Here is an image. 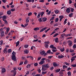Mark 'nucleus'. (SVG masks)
<instances>
[{
	"label": "nucleus",
	"instance_id": "obj_12",
	"mask_svg": "<svg viewBox=\"0 0 76 76\" xmlns=\"http://www.w3.org/2000/svg\"><path fill=\"white\" fill-rule=\"evenodd\" d=\"M2 19L3 20H6V19H7V17L6 16H4L2 17Z\"/></svg>",
	"mask_w": 76,
	"mask_h": 76
},
{
	"label": "nucleus",
	"instance_id": "obj_43",
	"mask_svg": "<svg viewBox=\"0 0 76 76\" xmlns=\"http://www.w3.org/2000/svg\"><path fill=\"white\" fill-rule=\"evenodd\" d=\"M26 22L27 23H29V19L27 18L26 20Z\"/></svg>",
	"mask_w": 76,
	"mask_h": 76
},
{
	"label": "nucleus",
	"instance_id": "obj_11",
	"mask_svg": "<svg viewBox=\"0 0 76 76\" xmlns=\"http://www.w3.org/2000/svg\"><path fill=\"white\" fill-rule=\"evenodd\" d=\"M68 42L69 45H72V41L69 40Z\"/></svg>",
	"mask_w": 76,
	"mask_h": 76
},
{
	"label": "nucleus",
	"instance_id": "obj_15",
	"mask_svg": "<svg viewBox=\"0 0 76 76\" xmlns=\"http://www.w3.org/2000/svg\"><path fill=\"white\" fill-rule=\"evenodd\" d=\"M27 1L28 2L34 3V0H27Z\"/></svg>",
	"mask_w": 76,
	"mask_h": 76
},
{
	"label": "nucleus",
	"instance_id": "obj_6",
	"mask_svg": "<svg viewBox=\"0 0 76 76\" xmlns=\"http://www.w3.org/2000/svg\"><path fill=\"white\" fill-rule=\"evenodd\" d=\"M45 53V52L44 50H43L40 52V54L42 56H43V55H44Z\"/></svg>",
	"mask_w": 76,
	"mask_h": 76
},
{
	"label": "nucleus",
	"instance_id": "obj_26",
	"mask_svg": "<svg viewBox=\"0 0 76 76\" xmlns=\"http://www.w3.org/2000/svg\"><path fill=\"white\" fill-rule=\"evenodd\" d=\"M73 13H71V14L69 15V17H72V16H73Z\"/></svg>",
	"mask_w": 76,
	"mask_h": 76
},
{
	"label": "nucleus",
	"instance_id": "obj_4",
	"mask_svg": "<svg viewBox=\"0 0 76 76\" xmlns=\"http://www.w3.org/2000/svg\"><path fill=\"white\" fill-rule=\"evenodd\" d=\"M53 65L54 66V67H57V66H58H58L59 65L58 64H57V63L56 62H54L53 63Z\"/></svg>",
	"mask_w": 76,
	"mask_h": 76
},
{
	"label": "nucleus",
	"instance_id": "obj_7",
	"mask_svg": "<svg viewBox=\"0 0 76 76\" xmlns=\"http://www.w3.org/2000/svg\"><path fill=\"white\" fill-rule=\"evenodd\" d=\"M64 57V56L63 55H59L58 56V58H63Z\"/></svg>",
	"mask_w": 76,
	"mask_h": 76
},
{
	"label": "nucleus",
	"instance_id": "obj_19",
	"mask_svg": "<svg viewBox=\"0 0 76 76\" xmlns=\"http://www.w3.org/2000/svg\"><path fill=\"white\" fill-rule=\"evenodd\" d=\"M4 53H7V48H5L4 50Z\"/></svg>",
	"mask_w": 76,
	"mask_h": 76
},
{
	"label": "nucleus",
	"instance_id": "obj_52",
	"mask_svg": "<svg viewBox=\"0 0 76 76\" xmlns=\"http://www.w3.org/2000/svg\"><path fill=\"white\" fill-rule=\"evenodd\" d=\"M71 66H72V67H76V65L75 64L74 65H72Z\"/></svg>",
	"mask_w": 76,
	"mask_h": 76
},
{
	"label": "nucleus",
	"instance_id": "obj_37",
	"mask_svg": "<svg viewBox=\"0 0 76 76\" xmlns=\"http://www.w3.org/2000/svg\"><path fill=\"white\" fill-rule=\"evenodd\" d=\"M64 48H63V49H61L60 51L61 52H63L64 51Z\"/></svg>",
	"mask_w": 76,
	"mask_h": 76
},
{
	"label": "nucleus",
	"instance_id": "obj_41",
	"mask_svg": "<svg viewBox=\"0 0 76 76\" xmlns=\"http://www.w3.org/2000/svg\"><path fill=\"white\" fill-rule=\"evenodd\" d=\"M2 1H3V3H6L7 2V0H1Z\"/></svg>",
	"mask_w": 76,
	"mask_h": 76
},
{
	"label": "nucleus",
	"instance_id": "obj_48",
	"mask_svg": "<svg viewBox=\"0 0 76 76\" xmlns=\"http://www.w3.org/2000/svg\"><path fill=\"white\" fill-rule=\"evenodd\" d=\"M73 48L75 49V48H76V45L75 44L73 46Z\"/></svg>",
	"mask_w": 76,
	"mask_h": 76
},
{
	"label": "nucleus",
	"instance_id": "obj_13",
	"mask_svg": "<svg viewBox=\"0 0 76 76\" xmlns=\"http://www.w3.org/2000/svg\"><path fill=\"white\" fill-rule=\"evenodd\" d=\"M45 47L46 48H48V42H45Z\"/></svg>",
	"mask_w": 76,
	"mask_h": 76
},
{
	"label": "nucleus",
	"instance_id": "obj_35",
	"mask_svg": "<svg viewBox=\"0 0 76 76\" xmlns=\"http://www.w3.org/2000/svg\"><path fill=\"white\" fill-rule=\"evenodd\" d=\"M67 73L68 76H71V72H70V71L69 72H68Z\"/></svg>",
	"mask_w": 76,
	"mask_h": 76
},
{
	"label": "nucleus",
	"instance_id": "obj_3",
	"mask_svg": "<svg viewBox=\"0 0 76 76\" xmlns=\"http://www.w3.org/2000/svg\"><path fill=\"white\" fill-rule=\"evenodd\" d=\"M47 70V68L45 67V65L42 66V70L43 71H45Z\"/></svg>",
	"mask_w": 76,
	"mask_h": 76
},
{
	"label": "nucleus",
	"instance_id": "obj_34",
	"mask_svg": "<svg viewBox=\"0 0 76 76\" xmlns=\"http://www.w3.org/2000/svg\"><path fill=\"white\" fill-rule=\"evenodd\" d=\"M10 30V28L9 27H8L7 28V33H8L9 31V30Z\"/></svg>",
	"mask_w": 76,
	"mask_h": 76
},
{
	"label": "nucleus",
	"instance_id": "obj_24",
	"mask_svg": "<svg viewBox=\"0 0 76 76\" xmlns=\"http://www.w3.org/2000/svg\"><path fill=\"white\" fill-rule=\"evenodd\" d=\"M48 54H53V53L52 52H51V50H49L48 51Z\"/></svg>",
	"mask_w": 76,
	"mask_h": 76
},
{
	"label": "nucleus",
	"instance_id": "obj_1",
	"mask_svg": "<svg viewBox=\"0 0 76 76\" xmlns=\"http://www.w3.org/2000/svg\"><path fill=\"white\" fill-rule=\"evenodd\" d=\"M12 60L14 61H16V53L15 52L13 51L12 53Z\"/></svg>",
	"mask_w": 76,
	"mask_h": 76
},
{
	"label": "nucleus",
	"instance_id": "obj_39",
	"mask_svg": "<svg viewBox=\"0 0 76 76\" xmlns=\"http://www.w3.org/2000/svg\"><path fill=\"white\" fill-rule=\"evenodd\" d=\"M64 63L65 64H66V66H69V65H70V64L66 62H64Z\"/></svg>",
	"mask_w": 76,
	"mask_h": 76
},
{
	"label": "nucleus",
	"instance_id": "obj_14",
	"mask_svg": "<svg viewBox=\"0 0 76 76\" xmlns=\"http://www.w3.org/2000/svg\"><path fill=\"white\" fill-rule=\"evenodd\" d=\"M66 11L67 13H70V10L69 8H67Z\"/></svg>",
	"mask_w": 76,
	"mask_h": 76
},
{
	"label": "nucleus",
	"instance_id": "obj_44",
	"mask_svg": "<svg viewBox=\"0 0 76 76\" xmlns=\"http://www.w3.org/2000/svg\"><path fill=\"white\" fill-rule=\"evenodd\" d=\"M58 35V33H56V34H55L53 36V37H57V35Z\"/></svg>",
	"mask_w": 76,
	"mask_h": 76
},
{
	"label": "nucleus",
	"instance_id": "obj_38",
	"mask_svg": "<svg viewBox=\"0 0 76 76\" xmlns=\"http://www.w3.org/2000/svg\"><path fill=\"white\" fill-rule=\"evenodd\" d=\"M72 12H74V8H70Z\"/></svg>",
	"mask_w": 76,
	"mask_h": 76
},
{
	"label": "nucleus",
	"instance_id": "obj_29",
	"mask_svg": "<svg viewBox=\"0 0 76 76\" xmlns=\"http://www.w3.org/2000/svg\"><path fill=\"white\" fill-rule=\"evenodd\" d=\"M58 38H56L55 40V41L56 42H58Z\"/></svg>",
	"mask_w": 76,
	"mask_h": 76
},
{
	"label": "nucleus",
	"instance_id": "obj_53",
	"mask_svg": "<svg viewBox=\"0 0 76 76\" xmlns=\"http://www.w3.org/2000/svg\"><path fill=\"white\" fill-rule=\"evenodd\" d=\"M29 45H24V47L25 48H27L28 47Z\"/></svg>",
	"mask_w": 76,
	"mask_h": 76
},
{
	"label": "nucleus",
	"instance_id": "obj_57",
	"mask_svg": "<svg viewBox=\"0 0 76 76\" xmlns=\"http://www.w3.org/2000/svg\"><path fill=\"white\" fill-rule=\"evenodd\" d=\"M32 12H30L28 14V16H31L32 15Z\"/></svg>",
	"mask_w": 76,
	"mask_h": 76
},
{
	"label": "nucleus",
	"instance_id": "obj_17",
	"mask_svg": "<svg viewBox=\"0 0 76 76\" xmlns=\"http://www.w3.org/2000/svg\"><path fill=\"white\" fill-rule=\"evenodd\" d=\"M7 15H10L11 14V11L10 10L8 11L7 12Z\"/></svg>",
	"mask_w": 76,
	"mask_h": 76
},
{
	"label": "nucleus",
	"instance_id": "obj_8",
	"mask_svg": "<svg viewBox=\"0 0 76 76\" xmlns=\"http://www.w3.org/2000/svg\"><path fill=\"white\" fill-rule=\"evenodd\" d=\"M6 72V69L5 68H3L1 70V73H4Z\"/></svg>",
	"mask_w": 76,
	"mask_h": 76
},
{
	"label": "nucleus",
	"instance_id": "obj_22",
	"mask_svg": "<svg viewBox=\"0 0 76 76\" xmlns=\"http://www.w3.org/2000/svg\"><path fill=\"white\" fill-rule=\"evenodd\" d=\"M24 53H26V54H28V53H29V51H28V50H24Z\"/></svg>",
	"mask_w": 76,
	"mask_h": 76
},
{
	"label": "nucleus",
	"instance_id": "obj_10",
	"mask_svg": "<svg viewBox=\"0 0 76 76\" xmlns=\"http://www.w3.org/2000/svg\"><path fill=\"white\" fill-rule=\"evenodd\" d=\"M44 63V60H42L39 63V64L40 65H42V64H43Z\"/></svg>",
	"mask_w": 76,
	"mask_h": 76
},
{
	"label": "nucleus",
	"instance_id": "obj_2",
	"mask_svg": "<svg viewBox=\"0 0 76 76\" xmlns=\"http://www.w3.org/2000/svg\"><path fill=\"white\" fill-rule=\"evenodd\" d=\"M2 29H0V35L1 36V37H3L4 35V31H1Z\"/></svg>",
	"mask_w": 76,
	"mask_h": 76
},
{
	"label": "nucleus",
	"instance_id": "obj_56",
	"mask_svg": "<svg viewBox=\"0 0 76 76\" xmlns=\"http://www.w3.org/2000/svg\"><path fill=\"white\" fill-rule=\"evenodd\" d=\"M46 73H47V72H42V75H45V74H46Z\"/></svg>",
	"mask_w": 76,
	"mask_h": 76
},
{
	"label": "nucleus",
	"instance_id": "obj_21",
	"mask_svg": "<svg viewBox=\"0 0 76 76\" xmlns=\"http://www.w3.org/2000/svg\"><path fill=\"white\" fill-rule=\"evenodd\" d=\"M39 28L37 27V28H34V30L36 31H38V30H39Z\"/></svg>",
	"mask_w": 76,
	"mask_h": 76
},
{
	"label": "nucleus",
	"instance_id": "obj_27",
	"mask_svg": "<svg viewBox=\"0 0 76 76\" xmlns=\"http://www.w3.org/2000/svg\"><path fill=\"white\" fill-rule=\"evenodd\" d=\"M54 47V46L53 45H51L50 46V48H52V49H53Z\"/></svg>",
	"mask_w": 76,
	"mask_h": 76
},
{
	"label": "nucleus",
	"instance_id": "obj_59",
	"mask_svg": "<svg viewBox=\"0 0 76 76\" xmlns=\"http://www.w3.org/2000/svg\"><path fill=\"white\" fill-rule=\"evenodd\" d=\"M55 33H56V31H53L52 33L50 35H53V34H55Z\"/></svg>",
	"mask_w": 76,
	"mask_h": 76
},
{
	"label": "nucleus",
	"instance_id": "obj_62",
	"mask_svg": "<svg viewBox=\"0 0 76 76\" xmlns=\"http://www.w3.org/2000/svg\"><path fill=\"white\" fill-rule=\"evenodd\" d=\"M69 51V49H67L66 50V53H68Z\"/></svg>",
	"mask_w": 76,
	"mask_h": 76
},
{
	"label": "nucleus",
	"instance_id": "obj_32",
	"mask_svg": "<svg viewBox=\"0 0 76 76\" xmlns=\"http://www.w3.org/2000/svg\"><path fill=\"white\" fill-rule=\"evenodd\" d=\"M10 10L12 12H14V11H15V8H12Z\"/></svg>",
	"mask_w": 76,
	"mask_h": 76
},
{
	"label": "nucleus",
	"instance_id": "obj_60",
	"mask_svg": "<svg viewBox=\"0 0 76 76\" xmlns=\"http://www.w3.org/2000/svg\"><path fill=\"white\" fill-rule=\"evenodd\" d=\"M28 63V61L27 60H26L25 61L24 63L25 64H27Z\"/></svg>",
	"mask_w": 76,
	"mask_h": 76
},
{
	"label": "nucleus",
	"instance_id": "obj_25",
	"mask_svg": "<svg viewBox=\"0 0 76 76\" xmlns=\"http://www.w3.org/2000/svg\"><path fill=\"white\" fill-rule=\"evenodd\" d=\"M16 47H18V45H19V41L17 42L16 43Z\"/></svg>",
	"mask_w": 76,
	"mask_h": 76
},
{
	"label": "nucleus",
	"instance_id": "obj_47",
	"mask_svg": "<svg viewBox=\"0 0 76 76\" xmlns=\"http://www.w3.org/2000/svg\"><path fill=\"white\" fill-rule=\"evenodd\" d=\"M1 61H4V57H2V58H1Z\"/></svg>",
	"mask_w": 76,
	"mask_h": 76
},
{
	"label": "nucleus",
	"instance_id": "obj_61",
	"mask_svg": "<svg viewBox=\"0 0 76 76\" xmlns=\"http://www.w3.org/2000/svg\"><path fill=\"white\" fill-rule=\"evenodd\" d=\"M72 3V1L71 0H69V4H71Z\"/></svg>",
	"mask_w": 76,
	"mask_h": 76
},
{
	"label": "nucleus",
	"instance_id": "obj_16",
	"mask_svg": "<svg viewBox=\"0 0 76 76\" xmlns=\"http://www.w3.org/2000/svg\"><path fill=\"white\" fill-rule=\"evenodd\" d=\"M61 70V69H59L55 70V71L56 73H58V72H59Z\"/></svg>",
	"mask_w": 76,
	"mask_h": 76
},
{
	"label": "nucleus",
	"instance_id": "obj_55",
	"mask_svg": "<svg viewBox=\"0 0 76 76\" xmlns=\"http://www.w3.org/2000/svg\"><path fill=\"white\" fill-rule=\"evenodd\" d=\"M44 14V12H42L41 13L40 15L41 14V16H43V15Z\"/></svg>",
	"mask_w": 76,
	"mask_h": 76
},
{
	"label": "nucleus",
	"instance_id": "obj_49",
	"mask_svg": "<svg viewBox=\"0 0 76 76\" xmlns=\"http://www.w3.org/2000/svg\"><path fill=\"white\" fill-rule=\"evenodd\" d=\"M52 51L53 52V53H54V52H56V51H57V50H55V49H53L52 50Z\"/></svg>",
	"mask_w": 76,
	"mask_h": 76
},
{
	"label": "nucleus",
	"instance_id": "obj_58",
	"mask_svg": "<svg viewBox=\"0 0 76 76\" xmlns=\"http://www.w3.org/2000/svg\"><path fill=\"white\" fill-rule=\"evenodd\" d=\"M53 57V56H49L48 57V59H51V58H52Z\"/></svg>",
	"mask_w": 76,
	"mask_h": 76
},
{
	"label": "nucleus",
	"instance_id": "obj_20",
	"mask_svg": "<svg viewBox=\"0 0 76 76\" xmlns=\"http://www.w3.org/2000/svg\"><path fill=\"white\" fill-rule=\"evenodd\" d=\"M42 20L43 22H45V21H46V20H47V18H42Z\"/></svg>",
	"mask_w": 76,
	"mask_h": 76
},
{
	"label": "nucleus",
	"instance_id": "obj_5",
	"mask_svg": "<svg viewBox=\"0 0 76 76\" xmlns=\"http://www.w3.org/2000/svg\"><path fill=\"white\" fill-rule=\"evenodd\" d=\"M11 72L14 73L13 76H15L16 75V72L15 70H12L11 71Z\"/></svg>",
	"mask_w": 76,
	"mask_h": 76
},
{
	"label": "nucleus",
	"instance_id": "obj_51",
	"mask_svg": "<svg viewBox=\"0 0 76 76\" xmlns=\"http://www.w3.org/2000/svg\"><path fill=\"white\" fill-rule=\"evenodd\" d=\"M34 38H35V39H37V38H38V36L37 35H35L34 36Z\"/></svg>",
	"mask_w": 76,
	"mask_h": 76
},
{
	"label": "nucleus",
	"instance_id": "obj_9",
	"mask_svg": "<svg viewBox=\"0 0 76 76\" xmlns=\"http://www.w3.org/2000/svg\"><path fill=\"white\" fill-rule=\"evenodd\" d=\"M47 29V27H45L44 28H43L41 30L40 32H43L46 29Z\"/></svg>",
	"mask_w": 76,
	"mask_h": 76
},
{
	"label": "nucleus",
	"instance_id": "obj_46",
	"mask_svg": "<svg viewBox=\"0 0 76 76\" xmlns=\"http://www.w3.org/2000/svg\"><path fill=\"white\" fill-rule=\"evenodd\" d=\"M59 19L58 18H56L55 20V22H57L58 21Z\"/></svg>",
	"mask_w": 76,
	"mask_h": 76
},
{
	"label": "nucleus",
	"instance_id": "obj_54",
	"mask_svg": "<svg viewBox=\"0 0 76 76\" xmlns=\"http://www.w3.org/2000/svg\"><path fill=\"white\" fill-rule=\"evenodd\" d=\"M38 63H36L34 64V66H38Z\"/></svg>",
	"mask_w": 76,
	"mask_h": 76
},
{
	"label": "nucleus",
	"instance_id": "obj_36",
	"mask_svg": "<svg viewBox=\"0 0 76 76\" xmlns=\"http://www.w3.org/2000/svg\"><path fill=\"white\" fill-rule=\"evenodd\" d=\"M66 68H67V66H66V65L63 66V69H66Z\"/></svg>",
	"mask_w": 76,
	"mask_h": 76
},
{
	"label": "nucleus",
	"instance_id": "obj_63",
	"mask_svg": "<svg viewBox=\"0 0 76 76\" xmlns=\"http://www.w3.org/2000/svg\"><path fill=\"white\" fill-rule=\"evenodd\" d=\"M45 67L46 68H48V64H46V65H45Z\"/></svg>",
	"mask_w": 76,
	"mask_h": 76
},
{
	"label": "nucleus",
	"instance_id": "obj_64",
	"mask_svg": "<svg viewBox=\"0 0 76 76\" xmlns=\"http://www.w3.org/2000/svg\"><path fill=\"white\" fill-rule=\"evenodd\" d=\"M33 76H40V74H37L36 75H33Z\"/></svg>",
	"mask_w": 76,
	"mask_h": 76
},
{
	"label": "nucleus",
	"instance_id": "obj_50",
	"mask_svg": "<svg viewBox=\"0 0 76 76\" xmlns=\"http://www.w3.org/2000/svg\"><path fill=\"white\" fill-rule=\"evenodd\" d=\"M60 75H63V71H60L59 72Z\"/></svg>",
	"mask_w": 76,
	"mask_h": 76
},
{
	"label": "nucleus",
	"instance_id": "obj_42",
	"mask_svg": "<svg viewBox=\"0 0 76 76\" xmlns=\"http://www.w3.org/2000/svg\"><path fill=\"white\" fill-rule=\"evenodd\" d=\"M72 35L71 34H66V37H69V36H71Z\"/></svg>",
	"mask_w": 76,
	"mask_h": 76
},
{
	"label": "nucleus",
	"instance_id": "obj_30",
	"mask_svg": "<svg viewBox=\"0 0 76 76\" xmlns=\"http://www.w3.org/2000/svg\"><path fill=\"white\" fill-rule=\"evenodd\" d=\"M42 18H39L38 20L39 22H42Z\"/></svg>",
	"mask_w": 76,
	"mask_h": 76
},
{
	"label": "nucleus",
	"instance_id": "obj_23",
	"mask_svg": "<svg viewBox=\"0 0 76 76\" xmlns=\"http://www.w3.org/2000/svg\"><path fill=\"white\" fill-rule=\"evenodd\" d=\"M12 52V50L11 49H9L7 50V53H11Z\"/></svg>",
	"mask_w": 76,
	"mask_h": 76
},
{
	"label": "nucleus",
	"instance_id": "obj_31",
	"mask_svg": "<svg viewBox=\"0 0 76 76\" xmlns=\"http://www.w3.org/2000/svg\"><path fill=\"white\" fill-rule=\"evenodd\" d=\"M3 40L0 41V45H3Z\"/></svg>",
	"mask_w": 76,
	"mask_h": 76
},
{
	"label": "nucleus",
	"instance_id": "obj_33",
	"mask_svg": "<svg viewBox=\"0 0 76 76\" xmlns=\"http://www.w3.org/2000/svg\"><path fill=\"white\" fill-rule=\"evenodd\" d=\"M59 18H61L62 19H63V18H64V17H63V15H61V16H59Z\"/></svg>",
	"mask_w": 76,
	"mask_h": 76
},
{
	"label": "nucleus",
	"instance_id": "obj_45",
	"mask_svg": "<svg viewBox=\"0 0 76 76\" xmlns=\"http://www.w3.org/2000/svg\"><path fill=\"white\" fill-rule=\"evenodd\" d=\"M40 15H41V14L40 13H39L37 16V18H39L40 17Z\"/></svg>",
	"mask_w": 76,
	"mask_h": 76
},
{
	"label": "nucleus",
	"instance_id": "obj_28",
	"mask_svg": "<svg viewBox=\"0 0 76 76\" xmlns=\"http://www.w3.org/2000/svg\"><path fill=\"white\" fill-rule=\"evenodd\" d=\"M31 66V65L30 64H28L26 66V67L28 69V68H29Z\"/></svg>",
	"mask_w": 76,
	"mask_h": 76
},
{
	"label": "nucleus",
	"instance_id": "obj_40",
	"mask_svg": "<svg viewBox=\"0 0 76 76\" xmlns=\"http://www.w3.org/2000/svg\"><path fill=\"white\" fill-rule=\"evenodd\" d=\"M69 51L70 53H73L74 52V50H72V49H70V50H69Z\"/></svg>",
	"mask_w": 76,
	"mask_h": 76
},
{
	"label": "nucleus",
	"instance_id": "obj_18",
	"mask_svg": "<svg viewBox=\"0 0 76 76\" xmlns=\"http://www.w3.org/2000/svg\"><path fill=\"white\" fill-rule=\"evenodd\" d=\"M3 21H4V24L6 25L8 23V22L6 20H4Z\"/></svg>",
	"mask_w": 76,
	"mask_h": 76
}]
</instances>
